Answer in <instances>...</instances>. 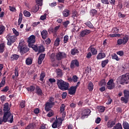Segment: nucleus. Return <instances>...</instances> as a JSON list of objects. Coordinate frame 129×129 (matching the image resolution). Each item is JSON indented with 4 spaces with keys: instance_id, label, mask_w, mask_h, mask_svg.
<instances>
[{
    "instance_id": "1",
    "label": "nucleus",
    "mask_w": 129,
    "mask_h": 129,
    "mask_svg": "<svg viewBox=\"0 0 129 129\" xmlns=\"http://www.w3.org/2000/svg\"><path fill=\"white\" fill-rule=\"evenodd\" d=\"M9 103H6L4 105V109H3V113L4 116L9 118L10 121V123H13V121H14V115L12 114L11 111L10 110L11 108L9 107Z\"/></svg>"
},
{
    "instance_id": "2",
    "label": "nucleus",
    "mask_w": 129,
    "mask_h": 129,
    "mask_svg": "<svg viewBox=\"0 0 129 129\" xmlns=\"http://www.w3.org/2000/svg\"><path fill=\"white\" fill-rule=\"evenodd\" d=\"M56 84L60 90H68L69 88V83L67 82H65L62 80H57L56 81Z\"/></svg>"
},
{
    "instance_id": "3",
    "label": "nucleus",
    "mask_w": 129,
    "mask_h": 129,
    "mask_svg": "<svg viewBox=\"0 0 129 129\" xmlns=\"http://www.w3.org/2000/svg\"><path fill=\"white\" fill-rule=\"evenodd\" d=\"M117 80L121 85H125L126 84H128L129 73L119 77Z\"/></svg>"
},
{
    "instance_id": "4",
    "label": "nucleus",
    "mask_w": 129,
    "mask_h": 129,
    "mask_svg": "<svg viewBox=\"0 0 129 129\" xmlns=\"http://www.w3.org/2000/svg\"><path fill=\"white\" fill-rule=\"evenodd\" d=\"M18 48L20 51V52L21 54H26L27 52H29L30 49L27 46V45L23 44L22 42H19V45Z\"/></svg>"
},
{
    "instance_id": "5",
    "label": "nucleus",
    "mask_w": 129,
    "mask_h": 129,
    "mask_svg": "<svg viewBox=\"0 0 129 129\" xmlns=\"http://www.w3.org/2000/svg\"><path fill=\"white\" fill-rule=\"evenodd\" d=\"M7 45L8 46H12V44H14L17 40V37L15 35H7Z\"/></svg>"
},
{
    "instance_id": "6",
    "label": "nucleus",
    "mask_w": 129,
    "mask_h": 129,
    "mask_svg": "<svg viewBox=\"0 0 129 129\" xmlns=\"http://www.w3.org/2000/svg\"><path fill=\"white\" fill-rule=\"evenodd\" d=\"M36 42V36L35 35H31L28 38L27 40V42L28 43V47L30 48H32L33 46H35L36 45H34V43Z\"/></svg>"
},
{
    "instance_id": "7",
    "label": "nucleus",
    "mask_w": 129,
    "mask_h": 129,
    "mask_svg": "<svg viewBox=\"0 0 129 129\" xmlns=\"http://www.w3.org/2000/svg\"><path fill=\"white\" fill-rule=\"evenodd\" d=\"M62 125V119L61 118H56V120L53 122L52 124V128H57Z\"/></svg>"
},
{
    "instance_id": "8",
    "label": "nucleus",
    "mask_w": 129,
    "mask_h": 129,
    "mask_svg": "<svg viewBox=\"0 0 129 129\" xmlns=\"http://www.w3.org/2000/svg\"><path fill=\"white\" fill-rule=\"evenodd\" d=\"M33 50L35 52H38V53H44L45 52V47L42 45L37 46V45H33Z\"/></svg>"
},
{
    "instance_id": "9",
    "label": "nucleus",
    "mask_w": 129,
    "mask_h": 129,
    "mask_svg": "<svg viewBox=\"0 0 129 129\" xmlns=\"http://www.w3.org/2000/svg\"><path fill=\"white\" fill-rule=\"evenodd\" d=\"M67 54L63 52H58L56 53L55 55V58L56 60L58 61H60L62 60V59H64V58H66Z\"/></svg>"
},
{
    "instance_id": "10",
    "label": "nucleus",
    "mask_w": 129,
    "mask_h": 129,
    "mask_svg": "<svg viewBox=\"0 0 129 129\" xmlns=\"http://www.w3.org/2000/svg\"><path fill=\"white\" fill-rule=\"evenodd\" d=\"M55 105V103H51L50 102H47L45 104L44 109L45 111L48 112L49 110H51V108H53V106Z\"/></svg>"
},
{
    "instance_id": "11",
    "label": "nucleus",
    "mask_w": 129,
    "mask_h": 129,
    "mask_svg": "<svg viewBox=\"0 0 129 129\" xmlns=\"http://www.w3.org/2000/svg\"><path fill=\"white\" fill-rule=\"evenodd\" d=\"M50 61H51V66L52 67H58V64L57 63V61H56V58H55V54H52L50 56Z\"/></svg>"
},
{
    "instance_id": "12",
    "label": "nucleus",
    "mask_w": 129,
    "mask_h": 129,
    "mask_svg": "<svg viewBox=\"0 0 129 129\" xmlns=\"http://www.w3.org/2000/svg\"><path fill=\"white\" fill-rule=\"evenodd\" d=\"M91 112V111H90V109H85L82 111V116L81 118L82 119H84V117L85 116H87V115H89L90 114V113Z\"/></svg>"
},
{
    "instance_id": "13",
    "label": "nucleus",
    "mask_w": 129,
    "mask_h": 129,
    "mask_svg": "<svg viewBox=\"0 0 129 129\" xmlns=\"http://www.w3.org/2000/svg\"><path fill=\"white\" fill-rule=\"evenodd\" d=\"M107 88L109 90H111V89H113L115 87L114 83L113 82V79H110L107 83Z\"/></svg>"
},
{
    "instance_id": "14",
    "label": "nucleus",
    "mask_w": 129,
    "mask_h": 129,
    "mask_svg": "<svg viewBox=\"0 0 129 129\" xmlns=\"http://www.w3.org/2000/svg\"><path fill=\"white\" fill-rule=\"evenodd\" d=\"M115 122H116L115 120H112V119L109 120L107 122V124H106L107 127H108V128H111L114 126H115V125H116V124H115Z\"/></svg>"
},
{
    "instance_id": "15",
    "label": "nucleus",
    "mask_w": 129,
    "mask_h": 129,
    "mask_svg": "<svg viewBox=\"0 0 129 129\" xmlns=\"http://www.w3.org/2000/svg\"><path fill=\"white\" fill-rule=\"evenodd\" d=\"M76 67H79V61L77 59L73 60L71 62L70 67L71 69H74Z\"/></svg>"
},
{
    "instance_id": "16",
    "label": "nucleus",
    "mask_w": 129,
    "mask_h": 129,
    "mask_svg": "<svg viewBox=\"0 0 129 129\" xmlns=\"http://www.w3.org/2000/svg\"><path fill=\"white\" fill-rule=\"evenodd\" d=\"M91 33V30L88 29H85L84 30H82L80 33L81 37H85V36L87 35H89Z\"/></svg>"
},
{
    "instance_id": "17",
    "label": "nucleus",
    "mask_w": 129,
    "mask_h": 129,
    "mask_svg": "<svg viewBox=\"0 0 129 129\" xmlns=\"http://www.w3.org/2000/svg\"><path fill=\"white\" fill-rule=\"evenodd\" d=\"M60 28V26H56L54 28H50L48 30V32L49 33H52L53 34H56L57 33V31L59 30Z\"/></svg>"
},
{
    "instance_id": "18",
    "label": "nucleus",
    "mask_w": 129,
    "mask_h": 129,
    "mask_svg": "<svg viewBox=\"0 0 129 129\" xmlns=\"http://www.w3.org/2000/svg\"><path fill=\"white\" fill-rule=\"evenodd\" d=\"M77 88L75 86H72L70 87V88L69 89V94H70V95H74L75 93H76V90Z\"/></svg>"
},
{
    "instance_id": "19",
    "label": "nucleus",
    "mask_w": 129,
    "mask_h": 129,
    "mask_svg": "<svg viewBox=\"0 0 129 129\" xmlns=\"http://www.w3.org/2000/svg\"><path fill=\"white\" fill-rule=\"evenodd\" d=\"M88 50H90V53H91L92 55L94 56L95 55H97V49L96 48L93 47V45H91Z\"/></svg>"
},
{
    "instance_id": "20",
    "label": "nucleus",
    "mask_w": 129,
    "mask_h": 129,
    "mask_svg": "<svg viewBox=\"0 0 129 129\" xmlns=\"http://www.w3.org/2000/svg\"><path fill=\"white\" fill-rule=\"evenodd\" d=\"M41 35L43 40H46L48 38V31L46 30H43L41 32Z\"/></svg>"
},
{
    "instance_id": "21",
    "label": "nucleus",
    "mask_w": 129,
    "mask_h": 129,
    "mask_svg": "<svg viewBox=\"0 0 129 129\" xmlns=\"http://www.w3.org/2000/svg\"><path fill=\"white\" fill-rule=\"evenodd\" d=\"M10 120H11L10 119H9L5 116H3V118L2 117H0V124H3V122H5V123H6V122H7V121L11 123V121Z\"/></svg>"
},
{
    "instance_id": "22",
    "label": "nucleus",
    "mask_w": 129,
    "mask_h": 129,
    "mask_svg": "<svg viewBox=\"0 0 129 129\" xmlns=\"http://www.w3.org/2000/svg\"><path fill=\"white\" fill-rule=\"evenodd\" d=\"M45 56L46 54L45 53H41L40 55H39L38 60V64H42V62H43V60H44Z\"/></svg>"
},
{
    "instance_id": "23",
    "label": "nucleus",
    "mask_w": 129,
    "mask_h": 129,
    "mask_svg": "<svg viewBox=\"0 0 129 129\" xmlns=\"http://www.w3.org/2000/svg\"><path fill=\"white\" fill-rule=\"evenodd\" d=\"M106 55L104 52H100L97 55V60H101V59H103V58H105Z\"/></svg>"
},
{
    "instance_id": "24",
    "label": "nucleus",
    "mask_w": 129,
    "mask_h": 129,
    "mask_svg": "<svg viewBox=\"0 0 129 129\" xmlns=\"http://www.w3.org/2000/svg\"><path fill=\"white\" fill-rule=\"evenodd\" d=\"M36 90V93L37 94V95L41 96L42 94H43V91H42V89L40 88V87L39 86H37L35 88Z\"/></svg>"
},
{
    "instance_id": "25",
    "label": "nucleus",
    "mask_w": 129,
    "mask_h": 129,
    "mask_svg": "<svg viewBox=\"0 0 129 129\" xmlns=\"http://www.w3.org/2000/svg\"><path fill=\"white\" fill-rule=\"evenodd\" d=\"M36 89V87L34 85H31L29 87L26 88V90L29 92H34Z\"/></svg>"
},
{
    "instance_id": "26",
    "label": "nucleus",
    "mask_w": 129,
    "mask_h": 129,
    "mask_svg": "<svg viewBox=\"0 0 129 129\" xmlns=\"http://www.w3.org/2000/svg\"><path fill=\"white\" fill-rule=\"evenodd\" d=\"M70 14V11L68 10V9H65L62 12V15L64 18H67V17H69Z\"/></svg>"
},
{
    "instance_id": "27",
    "label": "nucleus",
    "mask_w": 129,
    "mask_h": 129,
    "mask_svg": "<svg viewBox=\"0 0 129 129\" xmlns=\"http://www.w3.org/2000/svg\"><path fill=\"white\" fill-rule=\"evenodd\" d=\"M45 77H46V74L45 73V72H42L39 77L40 81H41V82H44V79Z\"/></svg>"
},
{
    "instance_id": "28",
    "label": "nucleus",
    "mask_w": 129,
    "mask_h": 129,
    "mask_svg": "<svg viewBox=\"0 0 129 129\" xmlns=\"http://www.w3.org/2000/svg\"><path fill=\"white\" fill-rule=\"evenodd\" d=\"M11 61H15V60H18L20 58V55L17 54H12L11 56Z\"/></svg>"
},
{
    "instance_id": "29",
    "label": "nucleus",
    "mask_w": 129,
    "mask_h": 129,
    "mask_svg": "<svg viewBox=\"0 0 129 129\" xmlns=\"http://www.w3.org/2000/svg\"><path fill=\"white\" fill-rule=\"evenodd\" d=\"M6 85V77H3L2 81L0 83V90L2 87H4Z\"/></svg>"
},
{
    "instance_id": "30",
    "label": "nucleus",
    "mask_w": 129,
    "mask_h": 129,
    "mask_svg": "<svg viewBox=\"0 0 129 129\" xmlns=\"http://www.w3.org/2000/svg\"><path fill=\"white\" fill-rule=\"evenodd\" d=\"M56 73L57 75L56 77H57V78H58V77H62V76H63L62 70L59 69L56 70Z\"/></svg>"
},
{
    "instance_id": "31",
    "label": "nucleus",
    "mask_w": 129,
    "mask_h": 129,
    "mask_svg": "<svg viewBox=\"0 0 129 129\" xmlns=\"http://www.w3.org/2000/svg\"><path fill=\"white\" fill-rule=\"evenodd\" d=\"M79 53V50L76 48H73L71 50V54L72 55H76V54H78Z\"/></svg>"
},
{
    "instance_id": "32",
    "label": "nucleus",
    "mask_w": 129,
    "mask_h": 129,
    "mask_svg": "<svg viewBox=\"0 0 129 129\" xmlns=\"http://www.w3.org/2000/svg\"><path fill=\"white\" fill-rule=\"evenodd\" d=\"M90 15L92 16V17H94L96 15H97V10L93 9L90 11Z\"/></svg>"
},
{
    "instance_id": "33",
    "label": "nucleus",
    "mask_w": 129,
    "mask_h": 129,
    "mask_svg": "<svg viewBox=\"0 0 129 129\" xmlns=\"http://www.w3.org/2000/svg\"><path fill=\"white\" fill-rule=\"evenodd\" d=\"M97 108L99 112H104V111L105 110V107L103 106H98Z\"/></svg>"
},
{
    "instance_id": "34",
    "label": "nucleus",
    "mask_w": 129,
    "mask_h": 129,
    "mask_svg": "<svg viewBox=\"0 0 129 129\" xmlns=\"http://www.w3.org/2000/svg\"><path fill=\"white\" fill-rule=\"evenodd\" d=\"M108 62H109V60L108 59H105L104 60H102L101 61V66L102 68H104L107 64H108Z\"/></svg>"
},
{
    "instance_id": "35",
    "label": "nucleus",
    "mask_w": 129,
    "mask_h": 129,
    "mask_svg": "<svg viewBox=\"0 0 129 129\" xmlns=\"http://www.w3.org/2000/svg\"><path fill=\"white\" fill-rule=\"evenodd\" d=\"M129 36L127 35H125V36L123 37V45L126 44L128 41Z\"/></svg>"
},
{
    "instance_id": "36",
    "label": "nucleus",
    "mask_w": 129,
    "mask_h": 129,
    "mask_svg": "<svg viewBox=\"0 0 129 129\" xmlns=\"http://www.w3.org/2000/svg\"><path fill=\"white\" fill-rule=\"evenodd\" d=\"M39 9H40L39 5H36L35 7H32L31 12H32V13H37V12L39 11Z\"/></svg>"
},
{
    "instance_id": "37",
    "label": "nucleus",
    "mask_w": 129,
    "mask_h": 129,
    "mask_svg": "<svg viewBox=\"0 0 129 129\" xmlns=\"http://www.w3.org/2000/svg\"><path fill=\"white\" fill-rule=\"evenodd\" d=\"M86 26L87 27H88V28H90V29H93L94 28V26H93V24L90 22V21H88L85 23Z\"/></svg>"
},
{
    "instance_id": "38",
    "label": "nucleus",
    "mask_w": 129,
    "mask_h": 129,
    "mask_svg": "<svg viewBox=\"0 0 129 129\" xmlns=\"http://www.w3.org/2000/svg\"><path fill=\"white\" fill-rule=\"evenodd\" d=\"M112 129H123L121 123H118Z\"/></svg>"
},
{
    "instance_id": "39",
    "label": "nucleus",
    "mask_w": 129,
    "mask_h": 129,
    "mask_svg": "<svg viewBox=\"0 0 129 129\" xmlns=\"http://www.w3.org/2000/svg\"><path fill=\"white\" fill-rule=\"evenodd\" d=\"M88 89L89 90V91H92L93 90V83H92V82H90L89 83Z\"/></svg>"
},
{
    "instance_id": "40",
    "label": "nucleus",
    "mask_w": 129,
    "mask_h": 129,
    "mask_svg": "<svg viewBox=\"0 0 129 129\" xmlns=\"http://www.w3.org/2000/svg\"><path fill=\"white\" fill-rule=\"evenodd\" d=\"M23 14L25 17H26L27 18H30L31 17V13H30L29 11H27V10L24 11Z\"/></svg>"
},
{
    "instance_id": "41",
    "label": "nucleus",
    "mask_w": 129,
    "mask_h": 129,
    "mask_svg": "<svg viewBox=\"0 0 129 129\" xmlns=\"http://www.w3.org/2000/svg\"><path fill=\"white\" fill-rule=\"evenodd\" d=\"M32 63H33V60H32V58L30 57L26 58V65H32Z\"/></svg>"
},
{
    "instance_id": "42",
    "label": "nucleus",
    "mask_w": 129,
    "mask_h": 129,
    "mask_svg": "<svg viewBox=\"0 0 129 129\" xmlns=\"http://www.w3.org/2000/svg\"><path fill=\"white\" fill-rule=\"evenodd\" d=\"M108 37H110V38H116V37H120V34H110L108 35Z\"/></svg>"
},
{
    "instance_id": "43",
    "label": "nucleus",
    "mask_w": 129,
    "mask_h": 129,
    "mask_svg": "<svg viewBox=\"0 0 129 129\" xmlns=\"http://www.w3.org/2000/svg\"><path fill=\"white\" fill-rule=\"evenodd\" d=\"M59 45H60V39L59 38H57L54 41V46L58 47Z\"/></svg>"
},
{
    "instance_id": "44",
    "label": "nucleus",
    "mask_w": 129,
    "mask_h": 129,
    "mask_svg": "<svg viewBox=\"0 0 129 129\" xmlns=\"http://www.w3.org/2000/svg\"><path fill=\"white\" fill-rule=\"evenodd\" d=\"M5 47H6V45L5 43H3L0 44V52L1 53H3L4 51H5Z\"/></svg>"
},
{
    "instance_id": "45",
    "label": "nucleus",
    "mask_w": 129,
    "mask_h": 129,
    "mask_svg": "<svg viewBox=\"0 0 129 129\" xmlns=\"http://www.w3.org/2000/svg\"><path fill=\"white\" fill-rule=\"evenodd\" d=\"M65 107H66V106H65V104H62L60 107V110L59 111L60 113H62V112H64L65 111Z\"/></svg>"
},
{
    "instance_id": "46",
    "label": "nucleus",
    "mask_w": 129,
    "mask_h": 129,
    "mask_svg": "<svg viewBox=\"0 0 129 129\" xmlns=\"http://www.w3.org/2000/svg\"><path fill=\"white\" fill-rule=\"evenodd\" d=\"M122 126L124 129H129V124L126 121L123 122Z\"/></svg>"
},
{
    "instance_id": "47",
    "label": "nucleus",
    "mask_w": 129,
    "mask_h": 129,
    "mask_svg": "<svg viewBox=\"0 0 129 129\" xmlns=\"http://www.w3.org/2000/svg\"><path fill=\"white\" fill-rule=\"evenodd\" d=\"M19 105L22 108H24V107H26V101L22 100L20 102Z\"/></svg>"
},
{
    "instance_id": "48",
    "label": "nucleus",
    "mask_w": 129,
    "mask_h": 129,
    "mask_svg": "<svg viewBox=\"0 0 129 129\" xmlns=\"http://www.w3.org/2000/svg\"><path fill=\"white\" fill-rule=\"evenodd\" d=\"M48 111H49V112L47 114V116L48 117H51L53 116V115H54V111H53V110L50 109Z\"/></svg>"
},
{
    "instance_id": "49",
    "label": "nucleus",
    "mask_w": 129,
    "mask_h": 129,
    "mask_svg": "<svg viewBox=\"0 0 129 129\" xmlns=\"http://www.w3.org/2000/svg\"><path fill=\"white\" fill-rule=\"evenodd\" d=\"M99 85L100 86H105L106 85V82H105V80H101L99 83Z\"/></svg>"
},
{
    "instance_id": "50",
    "label": "nucleus",
    "mask_w": 129,
    "mask_h": 129,
    "mask_svg": "<svg viewBox=\"0 0 129 129\" xmlns=\"http://www.w3.org/2000/svg\"><path fill=\"white\" fill-rule=\"evenodd\" d=\"M69 41V36L68 35H65L63 37V43L64 44H67Z\"/></svg>"
},
{
    "instance_id": "51",
    "label": "nucleus",
    "mask_w": 129,
    "mask_h": 129,
    "mask_svg": "<svg viewBox=\"0 0 129 129\" xmlns=\"http://www.w3.org/2000/svg\"><path fill=\"white\" fill-rule=\"evenodd\" d=\"M10 90V87L6 86L1 90L2 92H8Z\"/></svg>"
},
{
    "instance_id": "52",
    "label": "nucleus",
    "mask_w": 129,
    "mask_h": 129,
    "mask_svg": "<svg viewBox=\"0 0 129 129\" xmlns=\"http://www.w3.org/2000/svg\"><path fill=\"white\" fill-rule=\"evenodd\" d=\"M5 30H6V28L4 26L2 25L0 26V35H3V34H4Z\"/></svg>"
},
{
    "instance_id": "53",
    "label": "nucleus",
    "mask_w": 129,
    "mask_h": 129,
    "mask_svg": "<svg viewBox=\"0 0 129 129\" xmlns=\"http://www.w3.org/2000/svg\"><path fill=\"white\" fill-rule=\"evenodd\" d=\"M112 59H113L114 60H116V61H119V58H118V56H117V55L115 53H114L112 55Z\"/></svg>"
},
{
    "instance_id": "54",
    "label": "nucleus",
    "mask_w": 129,
    "mask_h": 129,
    "mask_svg": "<svg viewBox=\"0 0 129 129\" xmlns=\"http://www.w3.org/2000/svg\"><path fill=\"white\" fill-rule=\"evenodd\" d=\"M15 76L18 77L19 76V68L16 67L15 69Z\"/></svg>"
},
{
    "instance_id": "55",
    "label": "nucleus",
    "mask_w": 129,
    "mask_h": 129,
    "mask_svg": "<svg viewBox=\"0 0 129 129\" xmlns=\"http://www.w3.org/2000/svg\"><path fill=\"white\" fill-rule=\"evenodd\" d=\"M36 3L37 4V6L40 7H42L43 6V0H36Z\"/></svg>"
},
{
    "instance_id": "56",
    "label": "nucleus",
    "mask_w": 129,
    "mask_h": 129,
    "mask_svg": "<svg viewBox=\"0 0 129 129\" xmlns=\"http://www.w3.org/2000/svg\"><path fill=\"white\" fill-rule=\"evenodd\" d=\"M72 78L73 82H77V81H78V79H79V78H78L76 75L73 76Z\"/></svg>"
},
{
    "instance_id": "57",
    "label": "nucleus",
    "mask_w": 129,
    "mask_h": 129,
    "mask_svg": "<svg viewBox=\"0 0 129 129\" xmlns=\"http://www.w3.org/2000/svg\"><path fill=\"white\" fill-rule=\"evenodd\" d=\"M46 19H47L46 14H45L44 15H42L40 18V20H41V21H44V20H46Z\"/></svg>"
},
{
    "instance_id": "58",
    "label": "nucleus",
    "mask_w": 129,
    "mask_h": 129,
    "mask_svg": "<svg viewBox=\"0 0 129 129\" xmlns=\"http://www.w3.org/2000/svg\"><path fill=\"white\" fill-rule=\"evenodd\" d=\"M48 81L50 82V84H53V83L56 82V80L54 78H50Z\"/></svg>"
},
{
    "instance_id": "59",
    "label": "nucleus",
    "mask_w": 129,
    "mask_h": 129,
    "mask_svg": "<svg viewBox=\"0 0 129 129\" xmlns=\"http://www.w3.org/2000/svg\"><path fill=\"white\" fill-rule=\"evenodd\" d=\"M113 33H118L119 32V29L117 28L116 27H113L112 29Z\"/></svg>"
},
{
    "instance_id": "60",
    "label": "nucleus",
    "mask_w": 129,
    "mask_h": 129,
    "mask_svg": "<svg viewBox=\"0 0 129 129\" xmlns=\"http://www.w3.org/2000/svg\"><path fill=\"white\" fill-rule=\"evenodd\" d=\"M70 22H69V21H67L63 22V27H64V28H67V27H68L69 24H70Z\"/></svg>"
},
{
    "instance_id": "61",
    "label": "nucleus",
    "mask_w": 129,
    "mask_h": 129,
    "mask_svg": "<svg viewBox=\"0 0 129 129\" xmlns=\"http://www.w3.org/2000/svg\"><path fill=\"white\" fill-rule=\"evenodd\" d=\"M124 95L125 97H129V91L127 90H124Z\"/></svg>"
},
{
    "instance_id": "62",
    "label": "nucleus",
    "mask_w": 129,
    "mask_h": 129,
    "mask_svg": "<svg viewBox=\"0 0 129 129\" xmlns=\"http://www.w3.org/2000/svg\"><path fill=\"white\" fill-rule=\"evenodd\" d=\"M13 31L14 34H15V36H16V37H18V36H19V32H18V31L16 30V29H15V28H13Z\"/></svg>"
},
{
    "instance_id": "63",
    "label": "nucleus",
    "mask_w": 129,
    "mask_h": 129,
    "mask_svg": "<svg viewBox=\"0 0 129 129\" xmlns=\"http://www.w3.org/2000/svg\"><path fill=\"white\" fill-rule=\"evenodd\" d=\"M90 69L87 67L85 69V73L87 74V75L90 72Z\"/></svg>"
},
{
    "instance_id": "64",
    "label": "nucleus",
    "mask_w": 129,
    "mask_h": 129,
    "mask_svg": "<svg viewBox=\"0 0 129 129\" xmlns=\"http://www.w3.org/2000/svg\"><path fill=\"white\" fill-rule=\"evenodd\" d=\"M70 106L71 108H75V107H76V103H71Z\"/></svg>"
}]
</instances>
